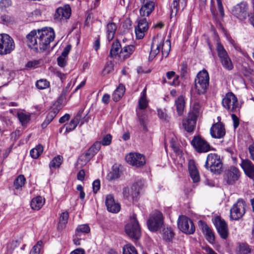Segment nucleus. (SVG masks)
<instances>
[{
    "label": "nucleus",
    "instance_id": "10",
    "mask_svg": "<svg viewBox=\"0 0 254 254\" xmlns=\"http://www.w3.org/2000/svg\"><path fill=\"white\" fill-rule=\"evenodd\" d=\"M216 50L223 67L228 70H231L234 67L233 64L227 51L221 43H217Z\"/></svg>",
    "mask_w": 254,
    "mask_h": 254
},
{
    "label": "nucleus",
    "instance_id": "4",
    "mask_svg": "<svg viewBox=\"0 0 254 254\" xmlns=\"http://www.w3.org/2000/svg\"><path fill=\"white\" fill-rule=\"evenodd\" d=\"M125 229L126 233L131 239L136 240L140 238L141 230L136 214H133L130 217L128 222L126 225Z\"/></svg>",
    "mask_w": 254,
    "mask_h": 254
},
{
    "label": "nucleus",
    "instance_id": "54",
    "mask_svg": "<svg viewBox=\"0 0 254 254\" xmlns=\"http://www.w3.org/2000/svg\"><path fill=\"white\" fill-rule=\"evenodd\" d=\"M112 136L110 134H107L103 138L102 142H99L101 144H102L103 145L106 146L109 145L111 144L112 141Z\"/></svg>",
    "mask_w": 254,
    "mask_h": 254
},
{
    "label": "nucleus",
    "instance_id": "45",
    "mask_svg": "<svg viewBox=\"0 0 254 254\" xmlns=\"http://www.w3.org/2000/svg\"><path fill=\"white\" fill-rule=\"evenodd\" d=\"M123 254H138L136 248L130 244H127L123 248Z\"/></svg>",
    "mask_w": 254,
    "mask_h": 254
},
{
    "label": "nucleus",
    "instance_id": "27",
    "mask_svg": "<svg viewBox=\"0 0 254 254\" xmlns=\"http://www.w3.org/2000/svg\"><path fill=\"white\" fill-rule=\"evenodd\" d=\"M135 49V47L133 45H129L123 47L120 52V59L121 60H125L129 58L134 52Z\"/></svg>",
    "mask_w": 254,
    "mask_h": 254
},
{
    "label": "nucleus",
    "instance_id": "20",
    "mask_svg": "<svg viewBox=\"0 0 254 254\" xmlns=\"http://www.w3.org/2000/svg\"><path fill=\"white\" fill-rule=\"evenodd\" d=\"M210 134L213 138H221L225 135V129L224 125L219 122L214 124L210 130Z\"/></svg>",
    "mask_w": 254,
    "mask_h": 254
},
{
    "label": "nucleus",
    "instance_id": "14",
    "mask_svg": "<svg viewBox=\"0 0 254 254\" xmlns=\"http://www.w3.org/2000/svg\"><path fill=\"white\" fill-rule=\"evenodd\" d=\"M246 204L242 199H238L230 209V218L237 220L242 218L245 213Z\"/></svg>",
    "mask_w": 254,
    "mask_h": 254
},
{
    "label": "nucleus",
    "instance_id": "21",
    "mask_svg": "<svg viewBox=\"0 0 254 254\" xmlns=\"http://www.w3.org/2000/svg\"><path fill=\"white\" fill-rule=\"evenodd\" d=\"M226 177L227 183L229 185H232L239 179L240 171L235 167H230L226 173Z\"/></svg>",
    "mask_w": 254,
    "mask_h": 254
},
{
    "label": "nucleus",
    "instance_id": "37",
    "mask_svg": "<svg viewBox=\"0 0 254 254\" xmlns=\"http://www.w3.org/2000/svg\"><path fill=\"white\" fill-rule=\"evenodd\" d=\"M68 217L69 214L67 211L63 212L60 214L58 225V230H62L65 227Z\"/></svg>",
    "mask_w": 254,
    "mask_h": 254
},
{
    "label": "nucleus",
    "instance_id": "19",
    "mask_svg": "<svg viewBox=\"0 0 254 254\" xmlns=\"http://www.w3.org/2000/svg\"><path fill=\"white\" fill-rule=\"evenodd\" d=\"M71 14V9L68 5L57 8L54 15V18L58 21L66 20L69 18Z\"/></svg>",
    "mask_w": 254,
    "mask_h": 254
},
{
    "label": "nucleus",
    "instance_id": "29",
    "mask_svg": "<svg viewBox=\"0 0 254 254\" xmlns=\"http://www.w3.org/2000/svg\"><path fill=\"white\" fill-rule=\"evenodd\" d=\"M59 112V109L56 107H52L44 122L42 124V128H45L53 120Z\"/></svg>",
    "mask_w": 254,
    "mask_h": 254
},
{
    "label": "nucleus",
    "instance_id": "22",
    "mask_svg": "<svg viewBox=\"0 0 254 254\" xmlns=\"http://www.w3.org/2000/svg\"><path fill=\"white\" fill-rule=\"evenodd\" d=\"M240 165L248 177L254 178V165L250 160L242 159Z\"/></svg>",
    "mask_w": 254,
    "mask_h": 254
},
{
    "label": "nucleus",
    "instance_id": "63",
    "mask_svg": "<svg viewBox=\"0 0 254 254\" xmlns=\"http://www.w3.org/2000/svg\"><path fill=\"white\" fill-rule=\"evenodd\" d=\"M85 177V171L84 170H80L77 174V178L79 181H83Z\"/></svg>",
    "mask_w": 254,
    "mask_h": 254
},
{
    "label": "nucleus",
    "instance_id": "57",
    "mask_svg": "<svg viewBox=\"0 0 254 254\" xmlns=\"http://www.w3.org/2000/svg\"><path fill=\"white\" fill-rule=\"evenodd\" d=\"M93 191L96 193L100 188V181L99 180H95L92 183Z\"/></svg>",
    "mask_w": 254,
    "mask_h": 254
},
{
    "label": "nucleus",
    "instance_id": "8",
    "mask_svg": "<svg viewBox=\"0 0 254 254\" xmlns=\"http://www.w3.org/2000/svg\"><path fill=\"white\" fill-rule=\"evenodd\" d=\"M190 143L194 150L198 153H206L214 150L213 147L200 135L194 136Z\"/></svg>",
    "mask_w": 254,
    "mask_h": 254
},
{
    "label": "nucleus",
    "instance_id": "26",
    "mask_svg": "<svg viewBox=\"0 0 254 254\" xmlns=\"http://www.w3.org/2000/svg\"><path fill=\"white\" fill-rule=\"evenodd\" d=\"M197 118L188 115L187 119L183 121V126L185 130L190 132L193 131L196 122Z\"/></svg>",
    "mask_w": 254,
    "mask_h": 254
},
{
    "label": "nucleus",
    "instance_id": "16",
    "mask_svg": "<svg viewBox=\"0 0 254 254\" xmlns=\"http://www.w3.org/2000/svg\"><path fill=\"white\" fill-rule=\"evenodd\" d=\"M213 223L220 237L223 239H226L228 236L229 231L225 221L220 217H216L213 221Z\"/></svg>",
    "mask_w": 254,
    "mask_h": 254
},
{
    "label": "nucleus",
    "instance_id": "42",
    "mask_svg": "<svg viewBox=\"0 0 254 254\" xmlns=\"http://www.w3.org/2000/svg\"><path fill=\"white\" fill-rule=\"evenodd\" d=\"M162 234L163 239L168 242L172 240L174 235L172 229L169 227L165 228L163 229Z\"/></svg>",
    "mask_w": 254,
    "mask_h": 254
},
{
    "label": "nucleus",
    "instance_id": "2",
    "mask_svg": "<svg viewBox=\"0 0 254 254\" xmlns=\"http://www.w3.org/2000/svg\"><path fill=\"white\" fill-rule=\"evenodd\" d=\"M161 49L162 56L167 58L171 50V42L169 40L165 41L162 36L157 35L153 38L149 58L153 59Z\"/></svg>",
    "mask_w": 254,
    "mask_h": 254
},
{
    "label": "nucleus",
    "instance_id": "53",
    "mask_svg": "<svg viewBox=\"0 0 254 254\" xmlns=\"http://www.w3.org/2000/svg\"><path fill=\"white\" fill-rule=\"evenodd\" d=\"M119 177L120 172L119 169H114L113 171L108 175V177L109 178L110 180L118 179Z\"/></svg>",
    "mask_w": 254,
    "mask_h": 254
},
{
    "label": "nucleus",
    "instance_id": "52",
    "mask_svg": "<svg viewBox=\"0 0 254 254\" xmlns=\"http://www.w3.org/2000/svg\"><path fill=\"white\" fill-rule=\"evenodd\" d=\"M180 74L182 77H185L188 72V65L186 62H183L180 67Z\"/></svg>",
    "mask_w": 254,
    "mask_h": 254
},
{
    "label": "nucleus",
    "instance_id": "1",
    "mask_svg": "<svg viewBox=\"0 0 254 254\" xmlns=\"http://www.w3.org/2000/svg\"><path fill=\"white\" fill-rule=\"evenodd\" d=\"M55 37L53 29L46 27L37 31H31L26 36V42L28 47L35 52H44L48 48Z\"/></svg>",
    "mask_w": 254,
    "mask_h": 254
},
{
    "label": "nucleus",
    "instance_id": "18",
    "mask_svg": "<svg viewBox=\"0 0 254 254\" xmlns=\"http://www.w3.org/2000/svg\"><path fill=\"white\" fill-rule=\"evenodd\" d=\"M188 0H173L171 7V17L181 13L187 4Z\"/></svg>",
    "mask_w": 254,
    "mask_h": 254
},
{
    "label": "nucleus",
    "instance_id": "6",
    "mask_svg": "<svg viewBox=\"0 0 254 254\" xmlns=\"http://www.w3.org/2000/svg\"><path fill=\"white\" fill-rule=\"evenodd\" d=\"M205 167L212 172L218 174H220L222 172V163L220 157L215 153L208 154Z\"/></svg>",
    "mask_w": 254,
    "mask_h": 254
},
{
    "label": "nucleus",
    "instance_id": "28",
    "mask_svg": "<svg viewBox=\"0 0 254 254\" xmlns=\"http://www.w3.org/2000/svg\"><path fill=\"white\" fill-rule=\"evenodd\" d=\"M199 223L201 225L203 233L205 235L206 240L210 243L213 244L215 241V237L212 230L204 222L200 221Z\"/></svg>",
    "mask_w": 254,
    "mask_h": 254
},
{
    "label": "nucleus",
    "instance_id": "7",
    "mask_svg": "<svg viewBox=\"0 0 254 254\" xmlns=\"http://www.w3.org/2000/svg\"><path fill=\"white\" fill-rule=\"evenodd\" d=\"M15 49L13 39L6 34H0V55L10 54Z\"/></svg>",
    "mask_w": 254,
    "mask_h": 254
},
{
    "label": "nucleus",
    "instance_id": "59",
    "mask_svg": "<svg viewBox=\"0 0 254 254\" xmlns=\"http://www.w3.org/2000/svg\"><path fill=\"white\" fill-rule=\"evenodd\" d=\"M232 119L233 122V127L234 129H236L239 126L240 120L237 117V116L234 114L231 115Z\"/></svg>",
    "mask_w": 254,
    "mask_h": 254
},
{
    "label": "nucleus",
    "instance_id": "47",
    "mask_svg": "<svg viewBox=\"0 0 254 254\" xmlns=\"http://www.w3.org/2000/svg\"><path fill=\"white\" fill-rule=\"evenodd\" d=\"M90 231V227L87 224L79 225L76 229V235L80 236V233H88Z\"/></svg>",
    "mask_w": 254,
    "mask_h": 254
},
{
    "label": "nucleus",
    "instance_id": "49",
    "mask_svg": "<svg viewBox=\"0 0 254 254\" xmlns=\"http://www.w3.org/2000/svg\"><path fill=\"white\" fill-rule=\"evenodd\" d=\"M36 86L39 89H44L50 86V82L46 79H39L36 82Z\"/></svg>",
    "mask_w": 254,
    "mask_h": 254
},
{
    "label": "nucleus",
    "instance_id": "35",
    "mask_svg": "<svg viewBox=\"0 0 254 254\" xmlns=\"http://www.w3.org/2000/svg\"><path fill=\"white\" fill-rule=\"evenodd\" d=\"M45 199L41 196L33 198L31 201V207L32 209L39 210L44 205Z\"/></svg>",
    "mask_w": 254,
    "mask_h": 254
},
{
    "label": "nucleus",
    "instance_id": "61",
    "mask_svg": "<svg viewBox=\"0 0 254 254\" xmlns=\"http://www.w3.org/2000/svg\"><path fill=\"white\" fill-rule=\"evenodd\" d=\"M233 46H234V48H235V49L240 52L241 54H242L244 57H245L246 58H249V55L248 54H247V52H246L245 51H243L241 48L237 44L234 43L233 44Z\"/></svg>",
    "mask_w": 254,
    "mask_h": 254
},
{
    "label": "nucleus",
    "instance_id": "15",
    "mask_svg": "<svg viewBox=\"0 0 254 254\" xmlns=\"http://www.w3.org/2000/svg\"><path fill=\"white\" fill-rule=\"evenodd\" d=\"M126 161L129 164L136 167H142L145 163V157L138 153H130L126 156Z\"/></svg>",
    "mask_w": 254,
    "mask_h": 254
},
{
    "label": "nucleus",
    "instance_id": "5",
    "mask_svg": "<svg viewBox=\"0 0 254 254\" xmlns=\"http://www.w3.org/2000/svg\"><path fill=\"white\" fill-rule=\"evenodd\" d=\"M163 223L162 213L160 211L156 210L150 214L147 221V225L150 231L156 232L162 226Z\"/></svg>",
    "mask_w": 254,
    "mask_h": 254
},
{
    "label": "nucleus",
    "instance_id": "41",
    "mask_svg": "<svg viewBox=\"0 0 254 254\" xmlns=\"http://www.w3.org/2000/svg\"><path fill=\"white\" fill-rule=\"evenodd\" d=\"M43 146L41 144H38L36 147L32 149L30 151V154L32 158L34 159L38 158L43 151Z\"/></svg>",
    "mask_w": 254,
    "mask_h": 254
},
{
    "label": "nucleus",
    "instance_id": "36",
    "mask_svg": "<svg viewBox=\"0 0 254 254\" xmlns=\"http://www.w3.org/2000/svg\"><path fill=\"white\" fill-rule=\"evenodd\" d=\"M202 108L198 102H194L192 104L189 115L197 118V117L202 113Z\"/></svg>",
    "mask_w": 254,
    "mask_h": 254
},
{
    "label": "nucleus",
    "instance_id": "43",
    "mask_svg": "<svg viewBox=\"0 0 254 254\" xmlns=\"http://www.w3.org/2000/svg\"><path fill=\"white\" fill-rule=\"evenodd\" d=\"M62 157L60 155L55 157L50 162V168L52 170L53 168H59L62 163Z\"/></svg>",
    "mask_w": 254,
    "mask_h": 254
},
{
    "label": "nucleus",
    "instance_id": "51",
    "mask_svg": "<svg viewBox=\"0 0 254 254\" xmlns=\"http://www.w3.org/2000/svg\"><path fill=\"white\" fill-rule=\"evenodd\" d=\"M43 242L40 240L37 242L31 250L29 254H40L41 248L43 247Z\"/></svg>",
    "mask_w": 254,
    "mask_h": 254
},
{
    "label": "nucleus",
    "instance_id": "64",
    "mask_svg": "<svg viewBox=\"0 0 254 254\" xmlns=\"http://www.w3.org/2000/svg\"><path fill=\"white\" fill-rule=\"evenodd\" d=\"M70 49H71L70 45H68L66 46L64 48L63 52H62L61 56L66 57L67 56V55L68 54Z\"/></svg>",
    "mask_w": 254,
    "mask_h": 254
},
{
    "label": "nucleus",
    "instance_id": "12",
    "mask_svg": "<svg viewBox=\"0 0 254 254\" xmlns=\"http://www.w3.org/2000/svg\"><path fill=\"white\" fill-rule=\"evenodd\" d=\"M142 185V182L139 181L132 185L130 190L128 188H124L123 192L124 197L132 201L137 200Z\"/></svg>",
    "mask_w": 254,
    "mask_h": 254
},
{
    "label": "nucleus",
    "instance_id": "38",
    "mask_svg": "<svg viewBox=\"0 0 254 254\" xmlns=\"http://www.w3.org/2000/svg\"><path fill=\"white\" fill-rule=\"evenodd\" d=\"M138 107L140 110L145 109L148 104V102L146 99V88H144L141 93V96L138 102Z\"/></svg>",
    "mask_w": 254,
    "mask_h": 254
},
{
    "label": "nucleus",
    "instance_id": "60",
    "mask_svg": "<svg viewBox=\"0 0 254 254\" xmlns=\"http://www.w3.org/2000/svg\"><path fill=\"white\" fill-rule=\"evenodd\" d=\"M65 58L66 57H65L61 56L58 58V59H57L58 64L60 66L63 67L66 65V61Z\"/></svg>",
    "mask_w": 254,
    "mask_h": 254
},
{
    "label": "nucleus",
    "instance_id": "48",
    "mask_svg": "<svg viewBox=\"0 0 254 254\" xmlns=\"http://www.w3.org/2000/svg\"><path fill=\"white\" fill-rule=\"evenodd\" d=\"M18 118L22 125L27 124L30 120V116L22 112L17 114Z\"/></svg>",
    "mask_w": 254,
    "mask_h": 254
},
{
    "label": "nucleus",
    "instance_id": "31",
    "mask_svg": "<svg viewBox=\"0 0 254 254\" xmlns=\"http://www.w3.org/2000/svg\"><path fill=\"white\" fill-rule=\"evenodd\" d=\"M236 254H252V249L248 244L240 243L236 247Z\"/></svg>",
    "mask_w": 254,
    "mask_h": 254
},
{
    "label": "nucleus",
    "instance_id": "62",
    "mask_svg": "<svg viewBox=\"0 0 254 254\" xmlns=\"http://www.w3.org/2000/svg\"><path fill=\"white\" fill-rule=\"evenodd\" d=\"M39 63V62L37 61H29L26 64V67L27 68L36 67Z\"/></svg>",
    "mask_w": 254,
    "mask_h": 254
},
{
    "label": "nucleus",
    "instance_id": "30",
    "mask_svg": "<svg viewBox=\"0 0 254 254\" xmlns=\"http://www.w3.org/2000/svg\"><path fill=\"white\" fill-rule=\"evenodd\" d=\"M117 28V26L114 22H110L107 24V38L109 42H110L114 39Z\"/></svg>",
    "mask_w": 254,
    "mask_h": 254
},
{
    "label": "nucleus",
    "instance_id": "44",
    "mask_svg": "<svg viewBox=\"0 0 254 254\" xmlns=\"http://www.w3.org/2000/svg\"><path fill=\"white\" fill-rule=\"evenodd\" d=\"M157 115L160 120L166 123L169 122L171 118L167 114L165 109H158Z\"/></svg>",
    "mask_w": 254,
    "mask_h": 254
},
{
    "label": "nucleus",
    "instance_id": "56",
    "mask_svg": "<svg viewBox=\"0 0 254 254\" xmlns=\"http://www.w3.org/2000/svg\"><path fill=\"white\" fill-rule=\"evenodd\" d=\"M11 4L10 0H1L0 1V8L1 10H3L7 7L10 6Z\"/></svg>",
    "mask_w": 254,
    "mask_h": 254
},
{
    "label": "nucleus",
    "instance_id": "11",
    "mask_svg": "<svg viewBox=\"0 0 254 254\" xmlns=\"http://www.w3.org/2000/svg\"><path fill=\"white\" fill-rule=\"evenodd\" d=\"M178 227L182 232L187 234H192L195 230L192 220L184 215L180 216L179 217Z\"/></svg>",
    "mask_w": 254,
    "mask_h": 254
},
{
    "label": "nucleus",
    "instance_id": "33",
    "mask_svg": "<svg viewBox=\"0 0 254 254\" xmlns=\"http://www.w3.org/2000/svg\"><path fill=\"white\" fill-rule=\"evenodd\" d=\"M175 106L179 116H182L185 106V101L183 96H180L175 100Z\"/></svg>",
    "mask_w": 254,
    "mask_h": 254
},
{
    "label": "nucleus",
    "instance_id": "39",
    "mask_svg": "<svg viewBox=\"0 0 254 254\" xmlns=\"http://www.w3.org/2000/svg\"><path fill=\"white\" fill-rule=\"evenodd\" d=\"M80 118V116L77 115L70 121L69 123L65 124L64 126H65L66 132H69L74 130L79 123Z\"/></svg>",
    "mask_w": 254,
    "mask_h": 254
},
{
    "label": "nucleus",
    "instance_id": "46",
    "mask_svg": "<svg viewBox=\"0 0 254 254\" xmlns=\"http://www.w3.org/2000/svg\"><path fill=\"white\" fill-rule=\"evenodd\" d=\"M137 116L140 125L143 127V129L146 130V122L147 121V116L143 111L137 112Z\"/></svg>",
    "mask_w": 254,
    "mask_h": 254
},
{
    "label": "nucleus",
    "instance_id": "25",
    "mask_svg": "<svg viewBox=\"0 0 254 254\" xmlns=\"http://www.w3.org/2000/svg\"><path fill=\"white\" fill-rule=\"evenodd\" d=\"M188 168L190 175L194 183H197L200 180V176L193 160H190L188 163Z\"/></svg>",
    "mask_w": 254,
    "mask_h": 254
},
{
    "label": "nucleus",
    "instance_id": "13",
    "mask_svg": "<svg viewBox=\"0 0 254 254\" xmlns=\"http://www.w3.org/2000/svg\"><path fill=\"white\" fill-rule=\"evenodd\" d=\"M248 5L247 3L242 1L236 4L232 8L231 13L239 20L243 21L246 19L248 15Z\"/></svg>",
    "mask_w": 254,
    "mask_h": 254
},
{
    "label": "nucleus",
    "instance_id": "23",
    "mask_svg": "<svg viewBox=\"0 0 254 254\" xmlns=\"http://www.w3.org/2000/svg\"><path fill=\"white\" fill-rule=\"evenodd\" d=\"M106 205L107 210L112 213H117L120 210V205L115 201L114 197L112 194L107 195L106 198Z\"/></svg>",
    "mask_w": 254,
    "mask_h": 254
},
{
    "label": "nucleus",
    "instance_id": "9",
    "mask_svg": "<svg viewBox=\"0 0 254 254\" xmlns=\"http://www.w3.org/2000/svg\"><path fill=\"white\" fill-rule=\"evenodd\" d=\"M223 107L230 112H236L239 109L238 99L232 92L227 93L222 101Z\"/></svg>",
    "mask_w": 254,
    "mask_h": 254
},
{
    "label": "nucleus",
    "instance_id": "24",
    "mask_svg": "<svg viewBox=\"0 0 254 254\" xmlns=\"http://www.w3.org/2000/svg\"><path fill=\"white\" fill-rule=\"evenodd\" d=\"M142 4V5L139 10L140 16L143 17L149 16L154 10L155 3L152 1H149Z\"/></svg>",
    "mask_w": 254,
    "mask_h": 254
},
{
    "label": "nucleus",
    "instance_id": "50",
    "mask_svg": "<svg viewBox=\"0 0 254 254\" xmlns=\"http://www.w3.org/2000/svg\"><path fill=\"white\" fill-rule=\"evenodd\" d=\"M25 178L23 175H20L18 176L14 183V186L15 189L21 188L25 184Z\"/></svg>",
    "mask_w": 254,
    "mask_h": 254
},
{
    "label": "nucleus",
    "instance_id": "32",
    "mask_svg": "<svg viewBox=\"0 0 254 254\" xmlns=\"http://www.w3.org/2000/svg\"><path fill=\"white\" fill-rule=\"evenodd\" d=\"M101 148V143L99 142H96L92 145L84 154L88 158L91 159L98 152Z\"/></svg>",
    "mask_w": 254,
    "mask_h": 254
},
{
    "label": "nucleus",
    "instance_id": "55",
    "mask_svg": "<svg viewBox=\"0 0 254 254\" xmlns=\"http://www.w3.org/2000/svg\"><path fill=\"white\" fill-rule=\"evenodd\" d=\"M90 160L83 153L79 157L78 163L81 164V165L83 166L86 165Z\"/></svg>",
    "mask_w": 254,
    "mask_h": 254
},
{
    "label": "nucleus",
    "instance_id": "17",
    "mask_svg": "<svg viewBox=\"0 0 254 254\" xmlns=\"http://www.w3.org/2000/svg\"><path fill=\"white\" fill-rule=\"evenodd\" d=\"M138 24L135 29V32L136 38L138 39H142L148 28V23L145 17H141L137 20Z\"/></svg>",
    "mask_w": 254,
    "mask_h": 254
},
{
    "label": "nucleus",
    "instance_id": "34",
    "mask_svg": "<svg viewBox=\"0 0 254 254\" xmlns=\"http://www.w3.org/2000/svg\"><path fill=\"white\" fill-rule=\"evenodd\" d=\"M122 48L120 41L118 40H116L112 44L109 56L113 58L117 55L119 56L120 52Z\"/></svg>",
    "mask_w": 254,
    "mask_h": 254
},
{
    "label": "nucleus",
    "instance_id": "40",
    "mask_svg": "<svg viewBox=\"0 0 254 254\" xmlns=\"http://www.w3.org/2000/svg\"><path fill=\"white\" fill-rule=\"evenodd\" d=\"M125 92V87L122 84H120L115 90L113 94V99L114 101H118L123 96Z\"/></svg>",
    "mask_w": 254,
    "mask_h": 254
},
{
    "label": "nucleus",
    "instance_id": "58",
    "mask_svg": "<svg viewBox=\"0 0 254 254\" xmlns=\"http://www.w3.org/2000/svg\"><path fill=\"white\" fill-rule=\"evenodd\" d=\"M217 7L222 17L224 16V10L222 2V0H216Z\"/></svg>",
    "mask_w": 254,
    "mask_h": 254
},
{
    "label": "nucleus",
    "instance_id": "3",
    "mask_svg": "<svg viewBox=\"0 0 254 254\" xmlns=\"http://www.w3.org/2000/svg\"><path fill=\"white\" fill-rule=\"evenodd\" d=\"M209 84V76L207 70L199 71L194 80V89L198 95H203L207 91Z\"/></svg>",
    "mask_w": 254,
    "mask_h": 254
}]
</instances>
